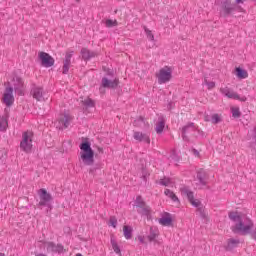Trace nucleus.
Wrapping results in <instances>:
<instances>
[{
    "label": "nucleus",
    "instance_id": "a19ab883",
    "mask_svg": "<svg viewBox=\"0 0 256 256\" xmlns=\"http://www.w3.org/2000/svg\"><path fill=\"white\" fill-rule=\"evenodd\" d=\"M117 25V21H113L111 19L106 20V27H115Z\"/></svg>",
    "mask_w": 256,
    "mask_h": 256
},
{
    "label": "nucleus",
    "instance_id": "f03ea898",
    "mask_svg": "<svg viewBox=\"0 0 256 256\" xmlns=\"http://www.w3.org/2000/svg\"><path fill=\"white\" fill-rule=\"evenodd\" d=\"M80 156L79 161L88 167H91L95 163V152L91 148V143L82 142L80 144Z\"/></svg>",
    "mask_w": 256,
    "mask_h": 256
},
{
    "label": "nucleus",
    "instance_id": "412c9836",
    "mask_svg": "<svg viewBox=\"0 0 256 256\" xmlns=\"http://www.w3.org/2000/svg\"><path fill=\"white\" fill-rule=\"evenodd\" d=\"M235 73H236V77L238 79H247V77H249V72H247V70H245L241 67H237L235 69Z\"/></svg>",
    "mask_w": 256,
    "mask_h": 256
},
{
    "label": "nucleus",
    "instance_id": "4be33fe9",
    "mask_svg": "<svg viewBox=\"0 0 256 256\" xmlns=\"http://www.w3.org/2000/svg\"><path fill=\"white\" fill-rule=\"evenodd\" d=\"M197 181L198 185H201V187H205V185H207V181L205 180V170L198 171Z\"/></svg>",
    "mask_w": 256,
    "mask_h": 256
},
{
    "label": "nucleus",
    "instance_id": "49530a36",
    "mask_svg": "<svg viewBox=\"0 0 256 256\" xmlns=\"http://www.w3.org/2000/svg\"><path fill=\"white\" fill-rule=\"evenodd\" d=\"M36 256H46L45 254H38V255H36Z\"/></svg>",
    "mask_w": 256,
    "mask_h": 256
},
{
    "label": "nucleus",
    "instance_id": "20e7f679",
    "mask_svg": "<svg viewBox=\"0 0 256 256\" xmlns=\"http://www.w3.org/2000/svg\"><path fill=\"white\" fill-rule=\"evenodd\" d=\"M159 85H165V83H169L171 79H173V68L169 66H164L161 68L156 74Z\"/></svg>",
    "mask_w": 256,
    "mask_h": 256
},
{
    "label": "nucleus",
    "instance_id": "ea45409f",
    "mask_svg": "<svg viewBox=\"0 0 256 256\" xmlns=\"http://www.w3.org/2000/svg\"><path fill=\"white\" fill-rule=\"evenodd\" d=\"M137 239H138L139 243H141V245H147V240H146L145 236L138 235Z\"/></svg>",
    "mask_w": 256,
    "mask_h": 256
},
{
    "label": "nucleus",
    "instance_id": "de8ad7c7",
    "mask_svg": "<svg viewBox=\"0 0 256 256\" xmlns=\"http://www.w3.org/2000/svg\"><path fill=\"white\" fill-rule=\"evenodd\" d=\"M93 171H94L93 168H91V169H90V173H93Z\"/></svg>",
    "mask_w": 256,
    "mask_h": 256
},
{
    "label": "nucleus",
    "instance_id": "423d86ee",
    "mask_svg": "<svg viewBox=\"0 0 256 256\" xmlns=\"http://www.w3.org/2000/svg\"><path fill=\"white\" fill-rule=\"evenodd\" d=\"M160 234L157 226H151L146 239L149 243H154V245H163V239L159 238Z\"/></svg>",
    "mask_w": 256,
    "mask_h": 256
},
{
    "label": "nucleus",
    "instance_id": "c756f323",
    "mask_svg": "<svg viewBox=\"0 0 256 256\" xmlns=\"http://www.w3.org/2000/svg\"><path fill=\"white\" fill-rule=\"evenodd\" d=\"M82 104L84 105V107H86V109H91L95 107V102L91 98L84 99L82 101Z\"/></svg>",
    "mask_w": 256,
    "mask_h": 256
},
{
    "label": "nucleus",
    "instance_id": "8fccbe9b",
    "mask_svg": "<svg viewBox=\"0 0 256 256\" xmlns=\"http://www.w3.org/2000/svg\"><path fill=\"white\" fill-rule=\"evenodd\" d=\"M79 1H81V0H76L77 3H79Z\"/></svg>",
    "mask_w": 256,
    "mask_h": 256
},
{
    "label": "nucleus",
    "instance_id": "b1692460",
    "mask_svg": "<svg viewBox=\"0 0 256 256\" xmlns=\"http://www.w3.org/2000/svg\"><path fill=\"white\" fill-rule=\"evenodd\" d=\"M205 121H211L213 125H217V123H221V121H223V117L221 116V114H213L211 116V119H209V116H206Z\"/></svg>",
    "mask_w": 256,
    "mask_h": 256
},
{
    "label": "nucleus",
    "instance_id": "4468645a",
    "mask_svg": "<svg viewBox=\"0 0 256 256\" xmlns=\"http://www.w3.org/2000/svg\"><path fill=\"white\" fill-rule=\"evenodd\" d=\"M158 223L162 225V227H171L173 225V215L169 212H162Z\"/></svg>",
    "mask_w": 256,
    "mask_h": 256
},
{
    "label": "nucleus",
    "instance_id": "a211bd4d",
    "mask_svg": "<svg viewBox=\"0 0 256 256\" xmlns=\"http://www.w3.org/2000/svg\"><path fill=\"white\" fill-rule=\"evenodd\" d=\"M133 137L136 141H140V142L143 141L144 143H148V144L151 143V139H149V135L147 134H143L141 132H134Z\"/></svg>",
    "mask_w": 256,
    "mask_h": 256
},
{
    "label": "nucleus",
    "instance_id": "473e14b6",
    "mask_svg": "<svg viewBox=\"0 0 256 256\" xmlns=\"http://www.w3.org/2000/svg\"><path fill=\"white\" fill-rule=\"evenodd\" d=\"M187 131H195V126H193V123H191L187 126H184L182 128V137H183V139H185V134L187 133Z\"/></svg>",
    "mask_w": 256,
    "mask_h": 256
},
{
    "label": "nucleus",
    "instance_id": "0eeeda50",
    "mask_svg": "<svg viewBox=\"0 0 256 256\" xmlns=\"http://www.w3.org/2000/svg\"><path fill=\"white\" fill-rule=\"evenodd\" d=\"M1 102L6 107H12V105L15 103V96L13 95V88L11 86H7L4 89Z\"/></svg>",
    "mask_w": 256,
    "mask_h": 256
},
{
    "label": "nucleus",
    "instance_id": "a878e982",
    "mask_svg": "<svg viewBox=\"0 0 256 256\" xmlns=\"http://www.w3.org/2000/svg\"><path fill=\"white\" fill-rule=\"evenodd\" d=\"M123 233H124L125 239L127 240L131 239V237H133V227L124 225Z\"/></svg>",
    "mask_w": 256,
    "mask_h": 256
},
{
    "label": "nucleus",
    "instance_id": "6ab92c4d",
    "mask_svg": "<svg viewBox=\"0 0 256 256\" xmlns=\"http://www.w3.org/2000/svg\"><path fill=\"white\" fill-rule=\"evenodd\" d=\"M81 55L84 61H89V59H93V57H96L97 53L90 51L87 48H82Z\"/></svg>",
    "mask_w": 256,
    "mask_h": 256
},
{
    "label": "nucleus",
    "instance_id": "f704fd0d",
    "mask_svg": "<svg viewBox=\"0 0 256 256\" xmlns=\"http://www.w3.org/2000/svg\"><path fill=\"white\" fill-rule=\"evenodd\" d=\"M203 85H206L207 89H215V82L207 80V78H204Z\"/></svg>",
    "mask_w": 256,
    "mask_h": 256
},
{
    "label": "nucleus",
    "instance_id": "7c9ffc66",
    "mask_svg": "<svg viewBox=\"0 0 256 256\" xmlns=\"http://www.w3.org/2000/svg\"><path fill=\"white\" fill-rule=\"evenodd\" d=\"M147 123H145V119L143 117H140L134 121V127H147Z\"/></svg>",
    "mask_w": 256,
    "mask_h": 256
},
{
    "label": "nucleus",
    "instance_id": "f257e3e1",
    "mask_svg": "<svg viewBox=\"0 0 256 256\" xmlns=\"http://www.w3.org/2000/svg\"><path fill=\"white\" fill-rule=\"evenodd\" d=\"M230 221H233V233H240V235H249L255 227L253 220L247 214L239 211H233L228 214Z\"/></svg>",
    "mask_w": 256,
    "mask_h": 256
},
{
    "label": "nucleus",
    "instance_id": "dca6fc26",
    "mask_svg": "<svg viewBox=\"0 0 256 256\" xmlns=\"http://www.w3.org/2000/svg\"><path fill=\"white\" fill-rule=\"evenodd\" d=\"M119 85V79L109 80L107 77L102 78V87L106 89H115Z\"/></svg>",
    "mask_w": 256,
    "mask_h": 256
},
{
    "label": "nucleus",
    "instance_id": "f3484780",
    "mask_svg": "<svg viewBox=\"0 0 256 256\" xmlns=\"http://www.w3.org/2000/svg\"><path fill=\"white\" fill-rule=\"evenodd\" d=\"M46 249H47V251L52 252V253H63V245H61V244L56 245L53 242H48L46 244Z\"/></svg>",
    "mask_w": 256,
    "mask_h": 256
},
{
    "label": "nucleus",
    "instance_id": "7ed1b4c3",
    "mask_svg": "<svg viewBox=\"0 0 256 256\" xmlns=\"http://www.w3.org/2000/svg\"><path fill=\"white\" fill-rule=\"evenodd\" d=\"M20 149L24 151V153H31V150L33 149V132L31 130L22 133Z\"/></svg>",
    "mask_w": 256,
    "mask_h": 256
},
{
    "label": "nucleus",
    "instance_id": "bb28decb",
    "mask_svg": "<svg viewBox=\"0 0 256 256\" xmlns=\"http://www.w3.org/2000/svg\"><path fill=\"white\" fill-rule=\"evenodd\" d=\"M159 184L163 185L164 187H175V182H173V180L170 178L160 179Z\"/></svg>",
    "mask_w": 256,
    "mask_h": 256
},
{
    "label": "nucleus",
    "instance_id": "e433bc0d",
    "mask_svg": "<svg viewBox=\"0 0 256 256\" xmlns=\"http://www.w3.org/2000/svg\"><path fill=\"white\" fill-rule=\"evenodd\" d=\"M108 225L109 227H113V229H117V217L111 216Z\"/></svg>",
    "mask_w": 256,
    "mask_h": 256
},
{
    "label": "nucleus",
    "instance_id": "09e8293b",
    "mask_svg": "<svg viewBox=\"0 0 256 256\" xmlns=\"http://www.w3.org/2000/svg\"><path fill=\"white\" fill-rule=\"evenodd\" d=\"M0 256H5V254L4 253H0Z\"/></svg>",
    "mask_w": 256,
    "mask_h": 256
},
{
    "label": "nucleus",
    "instance_id": "c85d7f7f",
    "mask_svg": "<svg viewBox=\"0 0 256 256\" xmlns=\"http://www.w3.org/2000/svg\"><path fill=\"white\" fill-rule=\"evenodd\" d=\"M112 249L114 251V253H116V255H120L121 256V248L119 247V244H117V241L115 239H111L110 240Z\"/></svg>",
    "mask_w": 256,
    "mask_h": 256
},
{
    "label": "nucleus",
    "instance_id": "6e6552de",
    "mask_svg": "<svg viewBox=\"0 0 256 256\" xmlns=\"http://www.w3.org/2000/svg\"><path fill=\"white\" fill-rule=\"evenodd\" d=\"M12 88L14 89L15 93L20 97L25 95V83L23 79L17 75H14L12 78Z\"/></svg>",
    "mask_w": 256,
    "mask_h": 256
},
{
    "label": "nucleus",
    "instance_id": "37998d69",
    "mask_svg": "<svg viewBox=\"0 0 256 256\" xmlns=\"http://www.w3.org/2000/svg\"><path fill=\"white\" fill-rule=\"evenodd\" d=\"M256 1V0H254ZM236 3L240 4V3H245V0H236Z\"/></svg>",
    "mask_w": 256,
    "mask_h": 256
},
{
    "label": "nucleus",
    "instance_id": "aec40b11",
    "mask_svg": "<svg viewBox=\"0 0 256 256\" xmlns=\"http://www.w3.org/2000/svg\"><path fill=\"white\" fill-rule=\"evenodd\" d=\"M239 243H241L239 239H235V238L229 239L226 246L227 251H233V249L239 247Z\"/></svg>",
    "mask_w": 256,
    "mask_h": 256
},
{
    "label": "nucleus",
    "instance_id": "79ce46f5",
    "mask_svg": "<svg viewBox=\"0 0 256 256\" xmlns=\"http://www.w3.org/2000/svg\"><path fill=\"white\" fill-rule=\"evenodd\" d=\"M193 153H194V155H196V157H198L199 156V151H197V150H193Z\"/></svg>",
    "mask_w": 256,
    "mask_h": 256
},
{
    "label": "nucleus",
    "instance_id": "cd10ccee",
    "mask_svg": "<svg viewBox=\"0 0 256 256\" xmlns=\"http://www.w3.org/2000/svg\"><path fill=\"white\" fill-rule=\"evenodd\" d=\"M138 213H140V215H144L145 217H149V215H151V208L145 204L144 207L138 209Z\"/></svg>",
    "mask_w": 256,
    "mask_h": 256
},
{
    "label": "nucleus",
    "instance_id": "1a4fd4ad",
    "mask_svg": "<svg viewBox=\"0 0 256 256\" xmlns=\"http://www.w3.org/2000/svg\"><path fill=\"white\" fill-rule=\"evenodd\" d=\"M220 93L224 95V97H227L228 99H235L236 101H242V103H245L247 101V97L245 96H239L237 92H234L229 87H222L220 88Z\"/></svg>",
    "mask_w": 256,
    "mask_h": 256
},
{
    "label": "nucleus",
    "instance_id": "c03bdc74",
    "mask_svg": "<svg viewBox=\"0 0 256 256\" xmlns=\"http://www.w3.org/2000/svg\"><path fill=\"white\" fill-rule=\"evenodd\" d=\"M146 177H147V173H144L143 174V179H146Z\"/></svg>",
    "mask_w": 256,
    "mask_h": 256
},
{
    "label": "nucleus",
    "instance_id": "4c0bfd02",
    "mask_svg": "<svg viewBox=\"0 0 256 256\" xmlns=\"http://www.w3.org/2000/svg\"><path fill=\"white\" fill-rule=\"evenodd\" d=\"M69 67H71V63L69 62H64L63 68H62V73L64 75H67L69 73Z\"/></svg>",
    "mask_w": 256,
    "mask_h": 256
},
{
    "label": "nucleus",
    "instance_id": "c9c22d12",
    "mask_svg": "<svg viewBox=\"0 0 256 256\" xmlns=\"http://www.w3.org/2000/svg\"><path fill=\"white\" fill-rule=\"evenodd\" d=\"M231 113H232V117H234V118L241 117V111L239 110L238 107H232L231 108Z\"/></svg>",
    "mask_w": 256,
    "mask_h": 256
},
{
    "label": "nucleus",
    "instance_id": "2eb2a0df",
    "mask_svg": "<svg viewBox=\"0 0 256 256\" xmlns=\"http://www.w3.org/2000/svg\"><path fill=\"white\" fill-rule=\"evenodd\" d=\"M33 99H36V101H44L45 100V91L41 87H34L31 90Z\"/></svg>",
    "mask_w": 256,
    "mask_h": 256
},
{
    "label": "nucleus",
    "instance_id": "72a5a7b5",
    "mask_svg": "<svg viewBox=\"0 0 256 256\" xmlns=\"http://www.w3.org/2000/svg\"><path fill=\"white\" fill-rule=\"evenodd\" d=\"M144 31L148 41H155V35H153L151 30H149L147 27H144Z\"/></svg>",
    "mask_w": 256,
    "mask_h": 256
},
{
    "label": "nucleus",
    "instance_id": "f8f14e48",
    "mask_svg": "<svg viewBox=\"0 0 256 256\" xmlns=\"http://www.w3.org/2000/svg\"><path fill=\"white\" fill-rule=\"evenodd\" d=\"M218 11L221 17H227L233 11V5H231V0H222L219 4Z\"/></svg>",
    "mask_w": 256,
    "mask_h": 256
},
{
    "label": "nucleus",
    "instance_id": "58836bf2",
    "mask_svg": "<svg viewBox=\"0 0 256 256\" xmlns=\"http://www.w3.org/2000/svg\"><path fill=\"white\" fill-rule=\"evenodd\" d=\"M73 51L66 52L64 63H70L71 64V57H73Z\"/></svg>",
    "mask_w": 256,
    "mask_h": 256
},
{
    "label": "nucleus",
    "instance_id": "ddd939ff",
    "mask_svg": "<svg viewBox=\"0 0 256 256\" xmlns=\"http://www.w3.org/2000/svg\"><path fill=\"white\" fill-rule=\"evenodd\" d=\"M38 57L41 61L42 67L49 68L55 65V59H53V57H51L47 52H40Z\"/></svg>",
    "mask_w": 256,
    "mask_h": 256
},
{
    "label": "nucleus",
    "instance_id": "a18cd8bd",
    "mask_svg": "<svg viewBox=\"0 0 256 256\" xmlns=\"http://www.w3.org/2000/svg\"><path fill=\"white\" fill-rule=\"evenodd\" d=\"M1 125H2V123H1V121H0V131H3V129L1 128Z\"/></svg>",
    "mask_w": 256,
    "mask_h": 256
},
{
    "label": "nucleus",
    "instance_id": "2f4dec72",
    "mask_svg": "<svg viewBox=\"0 0 256 256\" xmlns=\"http://www.w3.org/2000/svg\"><path fill=\"white\" fill-rule=\"evenodd\" d=\"M134 205L138 209H141V207H145V201L143 200V198L141 196H137L134 201Z\"/></svg>",
    "mask_w": 256,
    "mask_h": 256
},
{
    "label": "nucleus",
    "instance_id": "39448f33",
    "mask_svg": "<svg viewBox=\"0 0 256 256\" xmlns=\"http://www.w3.org/2000/svg\"><path fill=\"white\" fill-rule=\"evenodd\" d=\"M181 191L184 193V195H186L192 207H196V209H198L200 212L203 210V204H201V200L195 198L193 191L189 190L188 188H182Z\"/></svg>",
    "mask_w": 256,
    "mask_h": 256
},
{
    "label": "nucleus",
    "instance_id": "5701e85b",
    "mask_svg": "<svg viewBox=\"0 0 256 256\" xmlns=\"http://www.w3.org/2000/svg\"><path fill=\"white\" fill-rule=\"evenodd\" d=\"M164 195H166V197H169V199H171L173 203H177V205H180L181 202L179 201V197H177V195H175L173 191L166 189L164 191Z\"/></svg>",
    "mask_w": 256,
    "mask_h": 256
},
{
    "label": "nucleus",
    "instance_id": "9d476101",
    "mask_svg": "<svg viewBox=\"0 0 256 256\" xmlns=\"http://www.w3.org/2000/svg\"><path fill=\"white\" fill-rule=\"evenodd\" d=\"M73 117L68 113L60 114L58 120L56 121L55 125L57 129H67L71 125V121Z\"/></svg>",
    "mask_w": 256,
    "mask_h": 256
},
{
    "label": "nucleus",
    "instance_id": "393cba45",
    "mask_svg": "<svg viewBox=\"0 0 256 256\" xmlns=\"http://www.w3.org/2000/svg\"><path fill=\"white\" fill-rule=\"evenodd\" d=\"M164 129H165V119L159 118L158 122L156 123L155 131L158 135H161Z\"/></svg>",
    "mask_w": 256,
    "mask_h": 256
},
{
    "label": "nucleus",
    "instance_id": "9b49d317",
    "mask_svg": "<svg viewBox=\"0 0 256 256\" xmlns=\"http://www.w3.org/2000/svg\"><path fill=\"white\" fill-rule=\"evenodd\" d=\"M38 195L40 198V202L39 205L41 207H50L51 201L53 200V197L47 192V190H45L44 188H41L38 191Z\"/></svg>",
    "mask_w": 256,
    "mask_h": 256
},
{
    "label": "nucleus",
    "instance_id": "3c124183",
    "mask_svg": "<svg viewBox=\"0 0 256 256\" xmlns=\"http://www.w3.org/2000/svg\"><path fill=\"white\" fill-rule=\"evenodd\" d=\"M76 256H82L81 254H77Z\"/></svg>",
    "mask_w": 256,
    "mask_h": 256
}]
</instances>
